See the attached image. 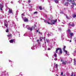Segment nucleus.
Returning a JSON list of instances; mask_svg holds the SVG:
<instances>
[{
	"instance_id": "obj_1",
	"label": "nucleus",
	"mask_w": 76,
	"mask_h": 76,
	"mask_svg": "<svg viewBox=\"0 0 76 76\" xmlns=\"http://www.w3.org/2000/svg\"><path fill=\"white\" fill-rule=\"evenodd\" d=\"M57 19H56L55 21L50 20H49V22H48V24H54L55 22H57Z\"/></svg>"
},
{
	"instance_id": "obj_2",
	"label": "nucleus",
	"mask_w": 76,
	"mask_h": 76,
	"mask_svg": "<svg viewBox=\"0 0 76 76\" xmlns=\"http://www.w3.org/2000/svg\"><path fill=\"white\" fill-rule=\"evenodd\" d=\"M61 62H62V64H64V65H65V64H67V62L66 61L62 59H61Z\"/></svg>"
},
{
	"instance_id": "obj_3",
	"label": "nucleus",
	"mask_w": 76,
	"mask_h": 76,
	"mask_svg": "<svg viewBox=\"0 0 76 76\" xmlns=\"http://www.w3.org/2000/svg\"><path fill=\"white\" fill-rule=\"evenodd\" d=\"M0 10H3V4L0 2Z\"/></svg>"
},
{
	"instance_id": "obj_4",
	"label": "nucleus",
	"mask_w": 76,
	"mask_h": 76,
	"mask_svg": "<svg viewBox=\"0 0 76 76\" xmlns=\"http://www.w3.org/2000/svg\"><path fill=\"white\" fill-rule=\"evenodd\" d=\"M63 4H64V5L65 6H68V5H69V2L67 1V2H66L65 1H64L63 3Z\"/></svg>"
},
{
	"instance_id": "obj_5",
	"label": "nucleus",
	"mask_w": 76,
	"mask_h": 76,
	"mask_svg": "<svg viewBox=\"0 0 76 76\" xmlns=\"http://www.w3.org/2000/svg\"><path fill=\"white\" fill-rule=\"evenodd\" d=\"M15 39H11L9 41L10 42V43H12L13 42H15Z\"/></svg>"
},
{
	"instance_id": "obj_6",
	"label": "nucleus",
	"mask_w": 76,
	"mask_h": 76,
	"mask_svg": "<svg viewBox=\"0 0 76 76\" xmlns=\"http://www.w3.org/2000/svg\"><path fill=\"white\" fill-rule=\"evenodd\" d=\"M8 38H10V37H12V34H9L7 36Z\"/></svg>"
},
{
	"instance_id": "obj_7",
	"label": "nucleus",
	"mask_w": 76,
	"mask_h": 76,
	"mask_svg": "<svg viewBox=\"0 0 76 76\" xmlns=\"http://www.w3.org/2000/svg\"><path fill=\"white\" fill-rule=\"evenodd\" d=\"M69 35H70V37H71V38L72 37V36L74 35L73 33H69Z\"/></svg>"
},
{
	"instance_id": "obj_8",
	"label": "nucleus",
	"mask_w": 76,
	"mask_h": 76,
	"mask_svg": "<svg viewBox=\"0 0 76 76\" xmlns=\"http://www.w3.org/2000/svg\"><path fill=\"white\" fill-rule=\"evenodd\" d=\"M69 26H75V24H74V23H72V24H71L70 23H69Z\"/></svg>"
},
{
	"instance_id": "obj_9",
	"label": "nucleus",
	"mask_w": 76,
	"mask_h": 76,
	"mask_svg": "<svg viewBox=\"0 0 76 76\" xmlns=\"http://www.w3.org/2000/svg\"><path fill=\"white\" fill-rule=\"evenodd\" d=\"M6 22H7L5 20L4 26H6L7 27L8 26V25H7V24L6 23Z\"/></svg>"
},
{
	"instance_id": "obj_10",
	"label": "nucleus",
	"mask_w": 76,
	"mask_h": 76,
	"mask_svg": "<svg viewBox=\"0 0 76 76\" xmlns=\"http://www.w3.org/2000/svg\"><path fill=\"white\" fill-rule=\"evenodd\" d=\"M12 12H13L12 10L9 9V13H12Z\"/></svg>"
},
{
	"instance_id": "obj_11",
	"label": "nucleus",
	"mask_w": 76,
	"mask_h": 76,
	"mask_svg": "<svg viewBox=\"0 0 76 76\" xmlns=\"http://www.w3.org/2000/svg\"><path fill=\"white\" fill-rule=\"evenodd\" d=\"M60 48H58L56 50V53H58V51L60 50Z\"/></svg>"
},
{
	"instance_id": "obj_12",
	"label": "nucleus",
	"mask_w": 76,
	"mask_h": 76,
	"mask_svg": "<svg viewBox=\"0 0 76 76\" xmlns=\"http://www.w3.org/2000/svg\"><path fill=\"white\" fill-rule=\"evenodd\" d=\"M28 30H30L31 31H32V27H28Z\"/></svg>"
},
{
	"instance_id": "obj_13",
	"label": "nucleus",
	"mask_w": 76,
	"mask_h": 76,
	"mask_svg": "<svg viewBox=\"0 0 76 76\" xmlns=\"http://www.w3.org/2000/svg\"><path fill=\"white\" fill-rule=\"evenodd\" d=\"M59 50H60V51L59 52V54H62V50H61V49L60 48Z\"/></svg>"
},
{
	"instance_id": "obj_14",
	"label": "nucleus",
	"mask_w": 76,
	"mask_h": 76,
	"mask_svg": "<svg viewBox=\"0 0 76 76\" xmlns=\"http://www.w3.org/2000/svg\"><path fill=\"white\" fill-rule=\"evenodd\" d=\"M66 1L68 2V1H69V2H71V3H72V1H72V0H66Z\"/></svg>"
},
{
	"instance_id": "obj_15",
	"label": "nucleus",
	"mask_w": 76,
	"mask_h": 76,
	"mask_svg": "<svg viewBox=\"0 0 76 76\" xmlns=\"http://www.w3.org/2000/svg\"><path fill=\"white\" fill-rule=\"evenodd\" d=\"M24 22H28V18H26L24 20Z\"/></svg>"
},
{
	"instance_id": "obj_16",
	"label": "nucleus",
	"mask_w": 76,
	"mask_h": 76,
	"mask_svg": "<svg viewBox=\"0 0 76 76\" xmlns=\"http://www.w3.org/2000/svg\"><path fill=\"white\" fill-rule=\"evenodd\" d=\"M42 39H43V37H41L40 38V41H42Z\"/></svg>"
},
{
	"instance_id": "obj_17",
	"label": "nucleus",
	"mask_w": 76,
	"mask_h": 76,
	"mask_svg": "<svg viewBox=\"0 0 76 76\" xmlns=\"http://www.w3.org/2000/svg\"><path fill=\"white\" fill-rule=\"evenodd\" d=\"M39 8L40 10H41L42 9V7L41 6L39 7Z\"/></svg>"
},
{
	"instance_id": "obj_18",
	"label": "nucleus",
	"mask_w": 76,
	"mask_h": 76,
	"mask_svg": "<svg viewBox=\"0 0 76 76\" xmlns=\"http://www.w3.org/2000/svg\"><path fill=\"white\" fill-rule=\"evenodd\" d=\"M63 51H64V52H65L66 54H67V51L66 50H63Z\"/></svg>"
},
{
	"instance_id": "obj_19",
	"label": "nucleus",
	"mask_w": 76,
	"mask_h": 76,
	"mask_svg": "<svg viewBox=\"0 0 76 76\" xmlns=\"http://www.w3.org/2000/svg\"><path fill=\"white\" fill-rule=\"evenodd\" d=\"M58 0H55V2L56 3H58Z\"/></svg>"
},
{
	"instance_id": "obj_20",
	"label": "nucleus",
	"mask_w": 76,
	"mask_h": 76,
	"mask_svg": "<svg viewBox=\"0 0 76 76\" xmlns=\"http://www.w3.org/2000/svg\"><path fill=\"white\" fill-rule=\"evenodd\" d=\"M6 32H9V29H7L6 31Z\"/></svg>"
},
{
	"instance_id": "obj_21",
	"label": "nucleus",
	"mask_w": 76,
	"mask_h": 76,
	"mask_svg": "<svg viewBox=\"0 0 76 76\" xmlns=\"http://www.w3.org/2000/svg\"><path fill=\"white\" fill-rule=\"evenodd\" d=\"M65 48H66V46H64V48H63V50H65Z\"/></svg>"
},
{
	"instance_id": "obj_22",
	"label": "nucleus",
	"mask_w": 76,
	"mask_h": 76,
	"mask_svg": "<svg viewBox=\"0 0 76 76\" xmlns=\"http://www.w3.org/2000/svg\"><path fill=\"white\" fill-rule=\"evenodd\" d=\"M54 57H57V54H56V53H55V54H54Z\"/></svg>"
},
{
	"instance_id": "obj_23",
	"label": "nucleus",
	"mask_w": 76,
	"mask_h": 76,
	"mask_svg": "<svg viewBox=\"0 0 76 76\" xmlns=\"http://www.w3.org/2000/svg\"><path fill=\"white\" fill-rule=\"evenodd\" d=\"M58 65L57 64H56V68H58Z\"/></svg>"
},
{
	"instance_id": "obj_24",
	"label": "nucleus",
	"mask_w": 76,
	"mask_h": 76,
	"mask_svg": "<svg viewBox=\"0 0 76 76\" xmlns=\"http://www.w3.org/2000/svg\"><path fill=\"white\" fill-rule=\"evenodd\" d=\"M76 15L74 14V15L73 16V18H76Z\"/></svg>"
},
{
	"instance_id": "obj_25",
	"label": "nucleus",
	"mask_w": 76,
	"mask_h": 76,
	"mask_svg": "<svg viewBox=\"0 0 76 76\" xmlns=\"http://www.w3.org/2000/svg\"><path fill=\"white\" fill-rule=\"evenodd\" d=\"M68 31L69 32V34H70V33H71V31H70V29H69L68 30Z\"/></svg>"
},
{
	"instance_id": "obj_26",
	"label": "nucleus",
	"mask_w": 76,
	"mask_h": 76,
	"mask_svg": "<svg viewBox=\"0 0 76 76\" xmlns=\"http://www.w3.org/2000/svg\"><path fill=\"white\" fill-rule=\"evenodd\" d=\"M74 64L75 65L76 64V61L75 60H74Z\"/></svg>"
},
{
	"instance_id": "obj_27",
	"label": "nucleus",
	"mask_w": 76,
	"mask_h": 76,
	"mask_svg": "<svg viewBox=\"0 0 76 76\" xmlns=\"http://www.w3.org/2000/svg\"><path fill=\"white\" fill-rule=\"evenodd\" d=\"M6 71H4L3 73H4V74H5V73H6Z\"/></svg>"
},
{
	"instance_id": "obj_28",
	"label": "nucleus",
	"mask_w": 76,
	"mask_h": 76,
	"mask_svg": "<svg viewBox=\"0 0 76 76\" xmlns=\"http://www.w3.org/2000/svg\"><path fill=\"white\" fill-rule=\"evenodd\" d=\"M34 14H37L38 13V12H34Z\"/></svg>"
},
{
	"instance_id": "obj_29",
	"label": "nucleus",
	"mask_w": 76,
	"mask_h": 76,
	"mask_svg": "<svg viewBox=\"0 0 76 76\" xmlns=\"http://www.w3.org/2000/svg\"><path fill=\"white\" fill-rule=\"evenodd\" d=\"M45 23H48V22L47 21V20H45Z\"/></svg>"
},
{
	"instance_id": "obj_30",
	"label": "nucleus",
	"mask_w": 76,
	"mask_h": 76,
	"mask_svg": "<svg viewBox=\"0 0 76 76\" xmlns=\"http://www.w3.org/2000/svg\"><path fill=\"white\" fill-rule=\"evenodd\" d=\"M54 60H55V61H56L57 60V58H55L54 59Z\"/></svg>"
},
{
	"instance_id": "obj_31",
	"label": "nucleus",
	"mask_w": 76,
	"mask_h": 76,
	"mask_svg": "<svg viewBox=\"0 0 76 76\" xmlns=\"http://www.w3.org/2000/svg\"><path fill=\"white\" fill-rule=\"evenodd\" d=\"M61 75H63V72H61Z\"/></svg>"
},
{
	"instance_id": "obj_32",
	"label": "nucleus",
	"mask_w": 76,
	"mask_h": 76,
	"mask_svg": "<svg viewBox=\"0 0 76 76\" xmlns=\"http://www.w3.org/2000/svg\"><path fill=\"white\" fill-rule=\"evenodd\" d=\"M48 50H50L51 49L50 48H48Z\"/></svg>"
},
{
	"instance_id": "obj_33",
	"label": "nucleus",
	"mask_w": 76,
	"mask_h": 76,
	"mask_svg": "<svg viewBox=\"0 0 76 76\" xmlns=\"http://www.w3.org/2000/svg\"><path fill=\"white\" fill-rule=\"evenodd\" d=\"M73 73H72L71 75H70V76H73Z\"/></svg>"
},
{
	"instance_id": "obj_34",
	"label": "nucleus",
	"mask_w": 76,
	"mask_h": 76,
	"mask_svg": "<svg viewBox=\"0 0 76 76\" xmlns=\"http://www.w3.org/2000/svg\"><path fill=\"white\" fill-rule=\"evenodd\" d=\"M21 15H22V16H24V14L23 13V14H22Z\"/></svg>"
},
{
	"instance_id": "obj_35",
	"label": "nucleus",
	"mask_w": 76,
	"mask_h": 76,
	"mask_svg": "<svg viewBox=\"0 0 76 76\" xmlns=\"http://www.w3.org/2000/svg\"><path fill=\"white\" fill-rule=\"evenodd\" d=\"M0 53L1 54H2V53H3V52L2 51H1V52H0Z\"/></svg>"
},
{
	"instance_id": "obj_36",
	"label": "nucleus",
	"mask_w": 76,
	"mask_h": 76,
	"mask_svg": "<svg viewBox=\"0 0 76 76\" xmlns=\"http://www.w3.org/2000/svg\"><path fill=\"white\" fill-rule=\"evenodd\" d=\"M28 2H29V3H30L31 2V1L30 0H29L28 1Z\"/></svg>"
},
{
	"instance_id": "obj_37",
	"label": "nucleus",
	"mask_w": 76,
	"mask_h": 76,
	"mask_svg": "<svg viewBox=\"0 0 76 76\" xmlns=\"http://www.w3.org/2000/svg\"><path fill=\"white\" fill-rule=\"evenodd\" d=\"M36 31L37 32H39L38 30H37Z\"/></svg>"
},
{
	"instance_id": "obj_38",
	"label": "nucleus",
	"mask_w": 76,
	"mask_h": 76,
	"mask_svg": "<svg viewBox=\"0 0 76 76\" xmlns=\"http://www.w3.org/2000/svg\"><path fill=\"white\" fill-rule=\"evenodd\" d=\"M74 39L76 40V37H75Z\"/></svg>"
},
{
	"instance_id": "obj_39",
	"label": "nucleus",
	"mask_w": 76,
	"mask_h": 76,
	"mask_svg": "<svg viewBox=\"0 0 76 76\" xmlns=\"http://www.w3.org/2000/svg\"><path fill=\"white\" fill-rule=\"evenodd\" d=\"M39 34H40L41 35H42V33L41 32H40Z\"/></svg>"
},
{
	"instance_id": "obj_40",
	"label": "nucleus",
	"mask_w": 76,
	"mask_h": 76,
	"mask_svg": "<svg viewBox=\"0 0 76 76\" xmlns=\"http://www.w3.org/2000/svg\"><path fill=\"white\" fill-rule=\"evenodd\" d=\"M74 52L75 53H76V51L75 50V51H74Z\"/></svg>"
},
{
	"instance_id": "obj_41",
	"label": "nucleus",
	"mask_w": 76,
	"mask_h": 76,
	"mask_svg": "<svg viewBox=\"0 0 76 76\" xmlns=\"http://www.w3.org/2000/svg\"><path fill=\"white\" fill-rule=\"evenodd\" d=\"M11 67H12L13 66L12 65H11Z\"/></svg>"
},
{
	"instance_id": "obj_42",
	"label": "nucleus",
	"mask_w": 76,
	"mask_h": 76,
	"mask_svg": "<svg viewBox=\"0 0 76 76\" xmlns=\"http://www.w3.org/2000/svg\"><path fill=\"white\" fill-rule=\"evenodd\" d=\"M70 42H72V41H71V40H70Z\"/></svg>"
},
{
	"instance_id": "obj_43",
	"label": "nucleus",
	"mask_w": 76,
	"mask_h": 76,
	"mask_svg": "<svg viewBox=\"0 0 76 76\" xmlns=\"http://www.w3.org/2000/svg\"><path fill=\"white\" fill-rule=\"evenodd\" d=\"M37 9H39V8H38V7H37Z\"/></svg>"
},
{
	"instance_id": "obj_44",
	"label": "nucleus",
	"mask_w": 76,
	"mask_h": 76,
	"mask_svg": "<svg viewBox=\"0 0 76 76\" xmlns=\"http://www.w3.org/2000/svg\"><path fill=\"white\" fill-rule=\"evenodd\" d=\"M39 34H40V32H39Z\"/></svg>"
},
{
	"instance_id": "obj_45",
	"label": "nucleus",
	"mask_w": 76,
	"mask_h": 76,
	"mask_svg": "<svg viewBox=\"0 0 76 76\" xmlns=\"http://www.w3.org/2000/svg\"><path fill=\"white\" fill-rule=\"evenodd\" d=\"M37 41H39V40H37Z\"/></svg>"
},
{
	"instance_id": "obj_46",
	"label": "nucleus",
	"mask_w": 76,
	"mask_h": 76,
	"mask_svg": "<svg viewBox=\"0 0 76 76\" xmlns=\"http://www.w3.org/2000/svg\"><path fill=\"white\" fill-rule=\"evenodd\" d=\"M66 18H68V17H67V16H66Z\"/></svg>"
},
{
	"instance_id": "obj_47",
	"label": "nucleus",
	"mask_w": 76,
	"mask_h": 76,
	"mask_svg": "<svg viewBox=\"0 0 76 76\" xmlns=\"http://www.w3.org/2000/svg\"><path fill=\"white\" fill-rule=\"evenodd\" d=\"M74 76H75V75H74Z\"/></svg>"
},
{
	"instance_id": "obj_48",
	"label": "nucleus",
	"mask_w": 76,
	"mask_h": 76,
	"mask_svg": "<svg viewBox=\"0 0 76 76\" xmlns=\"http://www.w3.org/2000/svg\"><path fill=\"white\" fill-rule=\"evenodd\" d=\"M10 61H11V60H10Z\"/></svg>"
},
{
	"instance_id": "obj_49",
	"label": "nucleus",
	"mask_w": 76,
	"mask_h": 76,
	"mask_svg": "<svg viewBox=\"0 0 76 76\" xmlns=\"http://www.w3.org/2000/svg\"><path fill=\"white\" fill-rule=\"evenodd\" d=\"M59 0V1H60V0Z\"/></svg>"
},
{
	"instance_id": "obj_50",
	"label": "nucleus",
	"mask_w": 76,
	"mask_h": 76,
	"mask_svg": "<svg viewBox=\"0 0 76 76\" xmlns=\"http://www.w3.org/2000/svg\"><path fill=\"white\" fill-rule=\"evenodd\" d=\"M47 42H48V41H47Z\"/></svg>"
}]
</instances>
